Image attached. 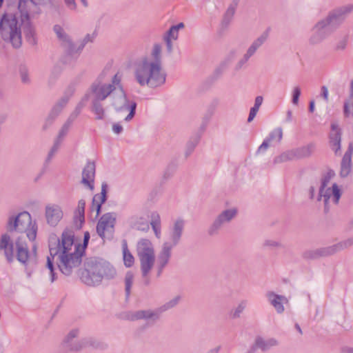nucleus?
<instances>
[{
	"label": "nucleus",
	"instance_id": "f257e3e1",
	"mask_svg": "<svg viewBox=\"0 0 353 353\" xmlns=\"http://www.w3.org/2000/svg\"><path fill=\"white\" fill-rule=\"evenodd\" d=\"M74 232L70 230H65L61 239H52L49 243L50 255L47 256L46 269L44 270L50 276L51 283L57 279V266L54 259L57 257V268L66 276L72 274L73 269L81 263L83 250L74 243Z\"/></svg>",
	"mask_w": 353,
	"mask_h": 353
},
{
	"label": "nucleus",
	"instance_id": "f03ea898",
	"mask_svg": "<svg viewBox=\"0 0 353 353\" xmlns=\"http://www.w3.org/2000/svg\"><path fill=\"white\" fill-rule=\"evenodd\" d=\"M161 46L154 44L152 56L154 61L143 58L134 65V76L141 86L156 88L162 86L166 81V73L163 70L161 62Z\"/></svg>",
	"mask_w": 353,
	"mask_h": 353
},
{
	"label": "nucleus",
	"instance_id": "7ed1b4c3",
	"mask_svg": "<svg viewBox=\"0 0 353 353\" xmlns=\"http://www.w3.org/2000/svg\"><path fill=\"white\" fill-rule=\"evenodd\" d=\"M108 70L105 69L99 75L97 79L92 83L88 94L91 93L94 99L103 101L110 96L117 88L121 92V97L124 101L123 108L130 110L129 114L125 117V121H130L134 116L137 108V103L134 101L128 104V100L121 84V75L115 74L112 78L111 83H105Z\"/></svg>",
	"mask_w": 353,
	"mask_h": 353
},
{
	"label": "nucleus",
	"instance_id": "20e7f679",
	"mask_svg": "<svg viewBox=\"0 0 353 353\" xmlns=\"http://www.w3.org/2000/svg\"><path fill=\"white\" fill-rule=\"evenodd\" d=\"M353 11V5L349 4L330 11L312 28V41L321 42L332 34L345 21L347 14Z\"/></svg>",
	"mask_w": 353,
	"mask_h": 353
},
{
	"label": "nucleus",
	"instance_id": "39448f33",
	"mask_svg": "<svg viewBox=\"0 0 353 353\" xmlns=\"http://www.w3.org/2000/svg\"><path fill=\"white\" fill-rule=\"evenodd\" d=\"M185 228V221L181 218L176 219L169 228L168 240L161 245L157 259V276H160L164 268L169 263L172 254V250L181 241Z\"/></svg>",
	"mask_w": 353,
	"mask_h": 353
},
{
	"label": "nucleus",
	"instance_id": "423d86ee",
	"mask_svg": "<svg viewBox=\"0 0 353 353\" xmlns=\"http://www.w3.org/2000/svg\"><path fill=\"white\" fill-rule=\"evenodd\" d=\"M115 274V269L108 262L90 258L84 263L80 279L87 285L94 286L99 285L103 279H111Z\"/></svg>",
	"mask_w": 353,
	"mask_h": 353
},
{
	"label": "nucleus",
	"instance_id": "0eeeda50",
	"mask_svg": "<svg viewBox=\"0 0 353 353\" xmlns=\"http://www.w3.org/2000/svg\"><path fill=\"white\" fill-rule=\"evenodd\" d=\"M137 254L140 262L143 284L148 285L150 283V273L155 262V252L151 241L140 239L137 243Z\"/></svg>",
	"mask_w": 353,
	"mask_h": 353
},
{
	"label": "nucleus",
	"instance_id": "6e6552de",
	"mask_svg": "<svg viewBox=\"0 0 353 353\" xmlns=\"http://www.w3.org/2000/svg\"><path fill=\"white\" fill-rule=\"evenodd\" d=\"M0 33L3 41L10 42L13 48H19L21 46V31L15 15H3L0 21Z\"/></svg>",
	"mask_w": 353,
	"mask_h": 353
},
{
	"label": "nucleus",
	"instance_id": "1a4fd4ad",
	"mask_svg": "<svg viewBox=\"0 0 353 353\" xmlns=\"http://www.w3.org/2000/svg\"><path fill=\"white\" fill-rule=\"evenodd\" d=\"M8 228L10 232L26 233L30 241L36 239L38 230L36 221H32L30 214L26 211L20 212L16 217H10Z\"/></svg>",
	"mask_w": 353,
	"mask_h": 353
},
{
	"label": "nucleus",
	"instance_id": "9d476101",
	"mask_svg": "<svg viewBox=\"0 0 353 353\" xmlns=\"http://www.w3.org/2000/svg\"><path fill=\"white\" fill-rule=\"evenodd\" d=\"M79 334V330H71L63 341V347L68 351L77 352L86 347H97V342L92 338L83 339L79 341H74Z\"/></svg>",
	"mask_w": 353,
	"mask_h": 353
},
{
	"label": "nucleus",
	"instance_id": "9b49d317",
	"mask_svg": "<svg viewBox=\"0 0 353 353\" xmlns=\"http://www.w3.org/2000/svg\"><path fill=\"white\" fill-rule=\"evenodd\" d=\"M116 215L113 212H107L99 219L97 225V232L103 240L111 239L114 232Z\"/></svg>",
	"mask_w": 353,
	"mask_h": 353
},
{
	"label": "nucleus",
	"instance_id": "f8f14e48",
	"mask_svg": "<svg viewBox=\"0 0 353 353\" xmlns=\"http://www.w3.org/2000/svg\"><path fill=\"white\" fill-rule=\"evenodd\" d=\"M332 196L333 201L338 204L341 196V191L336 183H333L332 188L327 186H321L319 189V200H323L325 207L324 211L327 213L329 211L328 203L330 199Z\"/></svg>",
	"mask_w": 353,
	"mask_h": 353
},
{
	"label": "nucleus",
	"instance_id": "ddd939ff",
	"mask_svg": "<svg viewBox=\"0 0 353 353\" xmlns=\"http://www.w3.org/2000/svg\"><path fill=\"white\" fill-rule=\"evenodd\" d=\"M88 101V94H85L81 101L77 105L74 110L70 114L65 123L60 130L59 134L55 141L61 143L63 138L68 134L73 121L77 118L81 110L85 106L86 101Z\"/></svg>",
	"mask_w": 353,
	"mask_h": 353
},
{
	"label": "nucleus",
	"instance_id": "4468645a",
	"mask_svg": "<svg viewBox=\"0 0 353 353\" xmlns=\"http://www.w3.org/2000/svg\"><path fill=\"white\" fill-rule=\"evenodd\" d=\"M63 213L61 208L57 204H48L45 208L46 222L50 226L57 225L62 219Z\"/></svg>",
	"mask_w": 353,
	"mask_h": 353
},
{
	"label": "nucleus",
	"instance_id": "2eb2a0df",
	"mask_svg": "<svg viewBox=\"0 0 353 353\" xmlns=\"http://www.w3.org/2000/svg\"><path fill=\"white\" fill-rule=\"evenodd\" d=\"M353 245V236L349 239H347L343 241H341L336 244H334L332 246H330L328 248H325L321 250H317L314 253L310 252V258L314 257V256L319 255V256H329L332 255L337 252H339L341 250L347 249L352 246Z\"/></svg>",
	"mask_w": 353,
	"mask_h": 353
},
{
	"label": "nucleus",
	"instance_id": "dca6fc26",
	"mask_svg": "<svg viewBox=\"0 0 353 353\" xmlns=\"http://www.w3.org/2000/svg\"><path fill=\"white\" fill-rule=\"evenodd\" d=\"M331 131L329 134V144L336 154H340L341 149V130L337 123H331Z\"/></svg>",
	"mask_w": 353,
	"mask_h": 353
},
{
	"label": "nucleus",
	"instance_id": "f3484780",
	"mask_svg": "<svg viewBox=\"0 0 353 353\" xmlns=\"http://www.w3.org/2000/svg\"><path fill=\"white\" fill-rule=\"evenodd\" d=\"M95 164L94 162L88 161L82 171L81 183L93 190L94 188Z\"/></svg>",
	"mask_w": 353,
	"mask_h": 353
},
{
	"label": "nucleus",
	"instance_id": "a211bd4d",
	"mask_svg": "<svg viewBox=\"0 0 353 353\" xmlns=\"http://www.w3.org/2000/svg\"><path fill=\"white\" fill-rule=\"evenodd\" d=\"M53 30L57 34V38L60 41L61 46L65 48L67 53L70 55L73 54L75 50V46L70 40L68 35L65 33L63 28L59 25H55Z\"/></svg>",
	"mask_w": 353,
	"mask_h": 353
},
{
	"label": "nucleus",
	"instance_id": "6ab92c4d",
	"mask_svg": "<svg viewBox=\"0 0 353 353\" xmlns=\"http://www.w3.org/2000/svg\"><path fill=\"white\" fill-rule=\"evenodd\" d=\"M283 137V130L281 128H276L272 130L268 136L263 140L262 143L257 149L256 153H264L269 147L271 142L279 143Z\"/></svg>",
	"mask_w": 353,
	"mask_h": 353
},
{
	"label": "nucleus",
	"instance_id": "aec40b11",
	"mask_svg": "<svg viewBox=\"0 0 353 353\" xmlns=\"http://www.w3.org/2000/svg\"><path fill=\"white\" fill-rule=\"evenodd\" d=\"M74 93V88L73 86H70L64 95L61 98V99L53 106L51 110V112L49 114V119L53 120L57 116H58L63 108L67 105L70 98Z\"/></svg>",
	"mask_w": 353,
	"mask_h": 353
},
{
	"label": "nucleus",
	"instance_id": "412c9836",
	"mask_svg": "<svg viewBox=\"0 0 353 353\" xmlns=\"http://www.w3.org/2000/svg\"><path fill=\"white\" fill-rule=\"evenodd\" d=\"M0 250L3 251L4 255L8 263H12L14 259V245L8 234L1 235L0 239Z\"/></svg>",
	"mask_w": 353,
	"mask_h": 353
},
{
	"label": "nucleus",
	"instance_id": "4be33fe9",
	"mask_svg": "<svg viewBox=\"0 0 353 353\" xmlns=\"http://www.w3.org/2000/svg\"><path fill=\"white\" fill-rule=\"evenodd\" d=\"M266 297L277 313L281 314L284 312V304L288 303V300L285 296L277 294L274 292H268Z\"/></svg>",
	"mask_w": 353,
	"mask_h": 353
},
{
	"label": "nucleus",
	"instance_id": "5701e85b",
	"mask_svg": "<svg viewBox=\"0 0 353 353\" xmlns=\"http://www.w3.org/2000/svg\"><path fill=\"white\" fill-rule=\"evenodd\" d=\"M108 185L106 183H103L101 185V192L100 194H96L92 199L91 210H95L97 216H99L101 212V205L106 201Z\"/></svg>",
	"mask_w": 353,
	"mask_h": 353
},
{
	"label": "nucleus",
	"instance_id": "b1692460",
	"mask_svg": "<svg viewBox=\"0 0 353 353\" xmlns=\"http://www.w3.org/2000/svg\"><path fill=\"white\" fill-rule=\"evenodd\" d=\"M16 247L17 260L22 264L26 265L28 261L30 259V255L27 245L20 243L18 240L16 241Z\"/></svg>",
	"mask_w": 353,
	"mask_h": 353
},
{
	"label": "nucleus",
	"instance_id": "393cba45",
	"mask_svg": "<svg viewBox=\"0 0 353 353\" xmlns=\"http://www.w3.org/2000/svg\"><path fill=\"white\" fill-rule=\"evenodd\" d=\"M270 28L266 29L248 48L246 53L250 57L253 56L256 50L265 43L269 37Z\"/></svg>",
	"mask_w": 353,
	"mask_h": 353
},
{
	"label": "nucleus",
	"instance_id": "a878e982",
	"mask_svg": "<svg viewBox=\"0 0 353 353\" xmlns=\"http://www.w3.org/2000/svg\"><path fill=\"white\" fill-rule=\"evenodd\" d=\"M85 201L81 199L78 202L77 208L74 211V221L78 228H81L85 221Z\"/></svg>",
	"mask_w": 353,
	"mask_h": 353
},
{
	"label": "nucleus",
	"instance_id": "bb28decb",
	"mask_svg": "<svg viewBox=\"0 0 353 353\" xmlns=\"http://www.w3.org/2000/svg\"><path fill=\"white\" fill-rule=\"evenodd\" d=\"M130 225L138 230L146 231L149 229V225L146 219L143 216H132L129 219Z\"/></svg>",
	"mask_w": 353,
	"mask_h": 353
},
{
	"label": "nucleus",
	"instance_id": "cd10ccee",
	"mask_svg": "<svg viewBox=\"0 0 353 353\" xmlns=\"http://www.w3.org/2000/svg\"><path fill=\"white\" fill-rule=\"evenodd\" d=\"M159 317L158 313L154 311L148 310H139L134 312L131 314L129 319L132 321L139 320V319H152L156 320Z\"/></svg>",
	"mask_w": 353,
	"mask_h": 353
},
{
	"label": "nucleus",
	"instance_id": "c85d7f7f",
	"mask_svg": "<svg viewBox=\"0 0 353 353\" xmlns=\"http://www.w3.org/2000/svg\"><path fill=\"white\" fill-rule=\"evenodd\" d=\"M150 225L155 236L157 239H160L161 236V222L160 215L158 212H154L152 213Z\"/></svg>",
	"mask_w": 353,
	"mask_h": 353
},
{
	"label": "nucleus",
	"instance_id": "c756f323",
	"mask_svg": "<svg viewBox=\"0 0 353 353\" xmlns=\"http://www.w3.org/2000/svg\"><path fill=\"white\" fill-rule=\"evenodd\" d=\"M278 341L274 338H270L267 340H264L261 338H259L256 340V346L260 348L263 351H266L272 347L278 345Z\"/></svg>",
	"mask_w": 353,
	"mask_h": 353
},
{
	"label": "nucleus",
	"instance_id": "7c9ffc66",
	"mask_svg": "<svg viewBox=\"0 0 353 353\" xmlns=\"http://www.w3.org/2000/svg\"><path fill=\"white\" fill-rule=\"evenodd\" d=\"M122 251L124 265L128 268L132 266L134 263V258L129 251L125 240H123L122 243Z\"/></svg>",
	"mask_w": 353,
	"mask_h": 353
},
{
	"label": "nucleus",
	"instance_id": "2f4dec72",
	"mask_svg": "<svg viewBox=\"0 0 353 353\" xmlns=\"http://www.w3.org/2000/svg\"><path fill=\"white\" fill-rule=\"evenodd\" d=\"M352 168V159L344 157L341 163L340 176L343 178L348 176Z\"/></svg>",
	"mask_w": 353,
	"mask_h": 353
},
{
	"label": "nucleus",
	"instance_id": "473e14b6",
	"mask_svg": "<svg viewBox=\"0 0 353 353\" xmlns=\"http://www.w3.org/2000/svg\"><path fill=\"white\" fill-rule=\"evenodd\" d=\"M225 224V222L219 216L214 219L213 223L209 227L208 232L210 236L218 234L219 230Z\"/></svg>",
	"mask_w": 353,
	"mask_h": 353
},
{
	"label": "nucleus",
	"instance_id": "72a5a7b5",
	"mask_svg": "<svg viewBox=\"0 0 353 353\" xmlns=\"http://www.w3.org/2000/svg\"><path fill=\"white\" fill-rule=\"evenodd\" d=\"M263 101V98L262 96H257L255 98L254 106L252 107L250 110L248 122L250 123L253 121L259 110L260 106L262 105Z\"/></svg>",
	"mask_w": 353,
	"mask_h": 353
},
{
	"label": "nucleus",
	"instance_id": "f704fd0d",
	"mask_svg": "<svg viewBox=\"0 0 353 353\" xmlns=\"http://www.w3.org/2000/svg\"><path fill=\"white\" fill-rule=\"evenodd\" d=\"M101 100L93 99L92 100V112L96 115L97 119H103L105 116V111L101 103Z\"/></svg>",
	"mask_w": 353,
	"mask_h": 353
},
{
	"label": "nucleus",
	"instance_id": "c9c22d12",
	"mask_svg": "<svg viewBox=\"0 0 353 353\" xmlns=\"http://www.w3.org/2000/svg\"><path fill=\"white\" fill-rule=\"evenodd\" d=\"M237 5L238 0H234L233 2L228 6L223 19L224 23L228 24L232 21L234 15Z\"/></svg>",
	"mask_w": 353,
	"mask_h": 353
},
{
	"label": "nucleus",
	"instance_id": "e433bc0d",
	"mask_svg": "<svg viewBox=\"0 0 353 353\" xmlns=\"http://www.w3.org/2000/svg\"><path fill=\"white\" fill-rule=\"evenodd\" d=\"M24 34L28 42L32 45L37 43V39L35 37V32L33 28L28 25L24 30Z\"/></svg>",
	"mask_w": 353,
	"mask_h": 353
},
{
	"label": "nucleus",
	"instance_id": "4c0bfd02",
	"mask_svg": "<svg viewBox=\"0 0 353 353\" xmlns=\"http://www.w3.org/2000/svg\"><path fill=\"white\" fill-rule=\"evenodd\" d=\"M134 274L131 272H128L125 276V291L126 298L130 294L131 287L133 283Z\"/></svg>",
	"mask_w": 353,
	"mask_h": 353
},
{
	"label": "nucleus",
	"instance_id": "58836bf2",
	"mask_svg": "<svg viewBox=\"0 0 353 353\" xmlns=\"http://www.w3.org/2000/svg\"><path fill=\"white\" fill-rule=\"evenodd\" d=\"M237 211L234 208L228 209L223 211L219 216L225 222V223L230 222L236 215Z\"/></svg>",
	"mask_w": 353,
	"mask_h": 353
},
{
	"label": "nucleus",
	"instance_id": "ea45409f",
	"mask_svg": "<svg viewBox=\"0 0 353 353\" xmlns=\"http://www.w3.org/2000/svg\"><path fill=\"white\" fill-rule=\"evenodd\" d=\"M292 152L294 154L295 160H298L302 158L305 157L309 153V146H303L300 148H297L295 149H292Z\"/></svg>",
	"mask_w": 353,
	"mask_h": 353
},
{
	"label": "nucleus",
	"instance_id": "a19ab883",
	"mask_svg": "<svg viewBox=\"0 0 353 353\" xmlns=\"http://www.w3.org/2000/svg\"><path fill=\"white\" fill-rule=\"evenodd\" d=\"M61 143L59 141H54V143L51 148L50 150L48 152V154L46 159V163L48 164L52 159H53L54 154L57 152L58 150L59 149V147L61 145Z\"/></svg>",
	"mask_w": 353,
	"mask_h": 353
},
{
	"label": "nucleus",
	"instance_id": "79ce46f5",
	"mask_svg": "<svg viewBox=\"0 0 353 353\" xmlns=\"http://www.w3.org/2000/svg\"><path fill=\"white\" fill-rule=\"evenodd\" d=\"M181 299L180 296H176L161 306V310L165 311L176 306Z\"/></svg>",
	"mask_w": 353,
	"mask_h": 353
},
{
	"label": "nucleus",
	"instance_id": "37998d69",
	"mask_svg": "<svg viewBox=\"0 0 353 353\" xmlns=\"http://www.w3.org/2000/svg\"><path fill=\"white\" fill-rule=\"evenodd\" d=\"M348 39L346 37H344L340 39L334 45V50L336 52L343 51L344 50L347 45Z\"/></svg>",
	"mask_w": 353,
	"mask_h": 353
},
{
	"label": "nucleus",
	"instance_id": "c03bdc74",
	"mask_svg": "<svg viewBox=\"0 0 353 353\" xmlns=\"http://www.w3.org/2000/svg\"><path fill=\"white\" fill-rule=\"evenodd\" d=\"M301 94V88L298 86L294 88L292 92V103L294 105H299V97Z\"/></svg>",
	"mask_w": 353,
	"mask_h": 353
},
{
	"label": "nucleus",
	"instance_id": "a18cd8bd",
	"mask_svg": "<svg viewBox=\"0 0 353 353\" xmlns=\"http://www.w3.org/2000/svg\"><path fill=\"white\" fill-rule=\"evenodd\" d=\"M247 306V301L243 300L241 301L236 307L235 308L234 313H233V317L237 318L240 316V314L243 312V311L245 309Z\"/></svg>",
	"mask_w": 353,
	"mask_h": 353
},
{
	"label": "nucleus",
	"instance_id": "49530a36",
	"mask_svg": "<svg viewBox=\"0 0 353 353\" xmlns=\"http://www.w3.org/2000/svg\"><path fill=\"white\" fill-rule=\"evenodd\" d=\"M94 34H88L83 39V41H81V43L79 46L77 50H76V49L74 50V53H79L83 48L84 46H85V44L88 42H92V40L94 39Z\"/></svg>",
	"mask_w": 353,
	"mask_h": 353
},
{
	"label": "nucleus",
	"instance_id": "de8ad7c7",
	"mask_svg": "<svg viewBox=\"0 0 353 353\" xmlns=\"http://www.w3.org/2000/svg\"><path fill=\"white\" fill-rule=\"evenodd\" d=\"M164 37L176 41L179 37V32L175 29V28L171 26L168 32L164 34Z\"/></svg>",
	"mask_w": 353,
	"mask_h": 353
},
{
	"label": "nucleus",
	"instance_id": "09e8293b",
	"mask_svg": "<svg viewBox=\"0 0 353 353\" xmlns=\"http://www.w3.org/2000/svg\"><path fill=\"white\" fill-rule=\"evenodd\" d=\"M199 136H196L193 141H190L188 144H187V152H186V154L188 155L190 154L192 151L194 149V148L196 147V145H197V143H199Z\"/></svg>",
	"mask_w": 353,
	"mask_h": 353
},
{
	"label": "nucleus",
	"instance_id": "8fccbe9b",
	"mask_svg": "<svg viewBox=\"0 0 353 353\" xmlns=\"http://www.w3.org/2000/svg\"><path fill=\"white\" fill-rule=\"evenodd\" d=\"M250 57H251L250 55H248L247 53H245L243 55V58H241L236 63V65L235 66V70H239L241 69L243 67H244V65L247 63V62L248 61V60L250 59Z\"/></svg>",
	"mask_w": 353,
	"mask_h": 353
},
{
	"label": "nucleus",
	"instance_id": "3c124183",
	"mask_svg": "<svg viewBox=\"0 0 353 353\" xmlns=\"http://www.w3.org/2000/svg\"><path fill=\"white\" fill-rule=\"evenodd\" d=\"M333 170H329L326 174L323 177L321 186H327L330 179L334 176Z\"/></svg>",
	"mask_w": 353,
	"mask_h": 353
},
{
	"label": "nucleus",
	"instance_id": "603ef678",
	"mask_svg": "<svg viewBox=\"0 0 353 353\" xmlns=\"http://www.w3.org/2000/svg\"><path fill=\"white\" fill-rule=\"evenodd\" d=\"M287 161H288L286 159V155L285 154L284 152H282L279 156L276 157L273 160L274 164L282 163H285Z\"/></svg>",
	"mask_w": 353,
	"mask_h": 353
},
{
	"label": "nucleus",
	"instance_id": "864d4df0",
	"mask_svg": "<svg viewBox=\"0 0 353 353\" xmlns=\"http://www.w3.org/2000/svg\"><path fill=\"white\" fill-rule=\"evenodd\" d=\"M263 245L265 247L275 248L281 245L280 243L272 239L265 240L263 243Z\"/></svg>",
	"mask_w": 353,
	"mask_h": 353
},
{
	"label": "nucleus",
	"instance_id": "5fc2aeb1",
	"mask_svg": "<svg viewBox=\"0 0 353 353\" xmlns=\"http://www.w3.org/2000/svg\"><path fill=\"white\" fill-rule=\"evenodd\" d=\"M64 3L68 10L72 11L76 10L77 4L75 0H64Z\"/></svg>",
	"mask_w": 353,
	"mask_h": 353
},
{
	"label": "nucleus",
	"instance_id": "6e6d98bb",
	"mask_svg": "<svg viewBox=\"0 0 353 353\" xmlns=\"http://www.w3.org/2000/svg\"><path fill=\"white\" fill-rule=\"evenodd\" d=\"M89 239H90V233L88 232H85L84 233V236H83V246L81 247L80 244H74L75 245H79L80 247V249L83 250V254L84 253V250H85V248L87 246L88 243V241H89Z\"/></svg>",
	"mask_w": 353,
	"mask_h": 353
},
{
	"label": "nucleus",
	"instance_id": "4d7b16f0",
	"mask_svg": "<svg viewBox=\"0 0 353 353\" xmlns=\"http://www.w3.org/2000/svg\"><path fill=\"white\" fill-rule=\"evenodd\" d=\"M20 74L23 83H28L30 82L29 75L26 70H21L20 72Z\"/></svg>",
	"mask_w": 353,
	"mask_h": 353
},
{
	"label": "nucleus",
	"instance_id": "13d9d810",
	"mask_svg": "<svg viewBox=\"0 0 353 353\" xmlns=\"http://www.w3.org/2000/svg\"><path fill=\"white\" fill-rule=\"evenodd\" d=\"M163 40L165 42L166 48L168 53H171L172 52L173 45H172V41L170 39H168L163 36Z\"/></svg>",
	"mask_w": 353,
	"mask_h": 353
},
{
	"label": "nucleus",
	"instance_id": "bf43d9fd",
	"mask_svg": "<svg viewBox=\"0 0 353 353\" xmlns=\"http://www.w3.org/2000/svg\"><path fill=\"white\" fill-rule=\"evenodd\" d=\"M352 152H353V141H352L349 143L347 150L345 152V153L343 156L352 159Z\"/></svg>",
	"mask_w": 353,
	"mask_h": 353
},
{
	"label": "nucleus",
	"instance_id": "052dcab7",
	"mask_svg": "<svg viewBox=\"0 0 353 353\" xmlns=\"http://www.w3.org/2000/svg\"><path fill=\"white\" fill-rule=\"evenodd\" d=\"M321 95L323 97L325 101H328V90L326 86L323 85L321 87Z\"/></svg>",
	"mask_w": 353,
	"mask_h": 353
},
{
	"label": "nucleus",
	"instance_id": "680f3d73",
	"mask_svg": "<svg viewBox=\"0 0 353 353\" xmlns=\"http://www.w3.org/2000/svg\"><path fill=\"white\" fill-rule=\"evenodd\" d=\"M286 155V159L288 161H294V154L292 152V150H286L284 152Z\"/></svg>",
	"mask_w": 353,
	"mask_h": 353
},
{
	"label": "nucleus",
	"instance_id": "e2e57ef3",
	"mask_svg": "<svg viewBox=\"0 0 353 353\" xmlns=\"http://www.w3.org/2000/svg\"><path fill=\"white\" fill-rule=\"evenodd\" d=\"M112 130L115 134H120L123 131V127L119 123H114L112 125Z\"/></svg>",
	"mask_w": 353,
	"mask_h": 353
},
{
	"label": "nucleus",
	"instance_id": "0e129e2a",
	"mask_svg": "<svg viewBox=\"0 0 353 353\" xmlns=\"http://www.w3.org/2000/svg\"><path fill=\"white\" fill-rule=\"evenodd\" d=\"M343 112L345 117H349L351 114L349 105L347 102L344 103Z\"/></svg>",
	"mask_w": 353,
	"mask_h": 353
},
{
	"label": "nucleus",
	"instance_id": "69168bd1",
	"mask_svg": "<svg viewBox=\"0 0 353 353\" xmlns=\"http://www.w3.org/2000/svg\"><path fill=\"white\" fill-rule=\"evenodd\" d=\"M230 61H231V60H230V59H227V60H225V61H223V62L221 64L220 67H221L223 70V69H225V68H226L228 66V65L230 64Z\"/></svg>",
	"mask_w": 353,
	"mask_h": 353
},
{
	"label": "nucleus",
	"instance_id": "338daca9",
	"mask_svg": "<svg viewBox=\"0 0 353 353\" xmlns=\"http://www.w3.org/2000/svg\"><path fill=\"white\" fill-rule=\"evenodd\" d=\"M292 112L290 110H288L287 112V117H286V121L288 122H290L292 121Z\"/></svg>",
	"mask_w": 353,
	"mask_h": 353
},
{
	"label": "nucleus",
	"instance_id": "774afa93",
	"mask_svg": "<svg viewBox=\"0 0 353 353\" xmlns=\"http://www.w3.org/2000/svg\"><path fill=\"white\" fill-rule=\"evenodd\" d=\"M220 349H221V347L218 346L216 347L211 349L207 353H218L219 352Z\"/></svg>",
	"mask_w": 353,
	"mask_h": 353
}]
</instances>
